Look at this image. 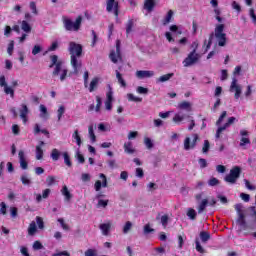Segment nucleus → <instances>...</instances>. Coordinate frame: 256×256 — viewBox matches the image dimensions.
Returning <instances> with one entry per match:
<instances>
[{
    "mask_svg": "<svg viewBox=\"0 0 256 256\" xmlns=\"http://www.w3.org/2000/svg\"><path fill=\"white\" fill-rule=\"evenodd\" d=\"M105 109L106 111L113 109V88L111 86H109V91L106 94Z\"/></svg>",
    "mask_w": 256,
    "mask_h": 256,
    "instance_id": "2eb2a0df",
    "label": "nucleus"
},
{
    "mask_svg": "<svg viewBox=\"0 0 256 256\" xmlns=\"http://www.w3.org/2000/svg\"><path fill=\"white\" fill-rule=\"evenodd\" d=\"M245 183V187L249 190V191H255L256 187L255 185L251 184V182H249V180L245 179L244 180Z\"/></svg>",
    "mask_w": 256,
    "mask_h": 256,
    "instance_id": "e2e57ef3",
    "label": "nucleus"
},
{
    "mask_svg": "<svg viewBox=\"0 0 256 256\" xmlns=\"http://www.w3.org/2000/svg\"><path fill=\"white\" fill-rule=\"evenodd\" d=\"M210 147H211V145L209 144V140H205L204 145L202 147V152L203 153H209Z\"/></svg>",
    "mask_w": 256,
    "mask_h": 256,
    "instance_id": "0e129e2a",
    "label": "nucleus"
},
{
    "mask_svg": "<svg viewBox=\"0 0 256 256\" xmlns=\"http://www.w3.org/2000/svg\"><path fill=\"white\" fill-rule=\"evenodd\" d=\"M200 55L195 52H190L188 56L183 60L184 67H192L200 59Z\"/></svg>",
    "mask_w": 256,
    "mask_h": 256,
    "instance_id": "6e6552de",
    "label": "nucleus"
},
{
    "mask_svg": "<svg viewBox=\"0 0 256 256\" xmlns=\"http://www.w3.org/2000/svg\"><path fill=\"white\" fill-rule=\"evenodd\" d=\"M99 81H101V78H99V77H94L91 80L89 88H88L90 93H93V91H95V89H97V87L99 86Z\"/></svg>",
    "mask_w": 256,
    "mask_h": 256,
    "instance_id": "393cba45",
    "label": "nucleus"
},
{
    "mask_svg": "<svg viewBox=\"0 0 256 256\" xmlns=\"http://www.w3.org/2000/svg\"><path fill=\"white\" fill-rule=\"evenodd\" d=\"M20 119H22L23 123H27V115H29V108L27 105L22 104L19 109Z\"/></svg>",
    "mask_w": 256,
    "mask_h": 256,
    "instance_id": "aec40b11",
    "label": "nucleus"
},
{
    "mask_svg": "<svg viewBox=\"0 0 256 256\" xmlns=\"http://www.w3.org/2000/svg\"><path fill=\"white\" fill-rule=\"evenodd\" d=\"M69 52L71 55V65L74 69L75 75H77V73H79V69L81 68V62L77 60V57H81V53H83V47L75 42H70Z\"/></svg>",
    "mask_w": 256,
    "mask_h": 256,
    "instance_id": "f03ea898",
    "label": "nucleus"
},
{
    "mask_svg": "<svg viewBox=\"0 0 256 256\" xmlns=\"http://www.w3.org/2000/svg\"><path fill=\"white\" fill-rule=\"evenodd\" d=\"M171 19H173V12H172V10H170L167 13L166 17L164 18L163 25H167V24L171 23Z\"/></svg>",
    "mask_w": 256,
    "mask_h": 256,
    "instance_id": "3c124183",
    "label": "nucleus"
},
{
    "mask_svg": "<svg viewBox=\"0 0 256 256\" xmlns=\"http://www.w3.org/2000/svg\"><path fill=\"white\" fill-rule=\"evenodd\" d=\"M125 153H129L130 155L135 153V149L133 148V142L128 141L124 143Z\"/></svg>",
    "mask_w": 256,
    "mask_h": 256,
    "instance_id": "473e14b6",
    "label": "nucleus"
},
{
    "mask_svg": "<svg viewBox=\"0 0 256 256\" xmlns=\"http://www.w3.org/2000/svg\"><path fill=\"white\" fill-rule=\"evenodd\" d=\"M173 75H174L173 73L162 75L157 79V83H165V82L169 81V79H171V77H173Z\"/></svg>",
    "mask_w": 256,
    "mask_h": 256,
    "instance_id": "f704fd0d",
    "label": "nucleus"
},
{
    "mask_svg": "<svg viewBox=\"0 0 256 256\" xmlns=\"http://www.w3.org/2000/svg\"><path fill=\"white\" fill-rule=\"evenodd\" d=\"M65 106L64 105H60L58 107V110H57V118H58V121H61V119H63V115H65Z\"/></svg>",
    "mask_w": 256,
    "mask_h": 256,
    "instance_id": "4c0bfd02",
    "label": "nucleus"
},
{
    "mask_svg": "<svg viewBox=\"0 0 256 256\" xmlns=\"http://www.w3.org/2000/svg\"><path fill=\"white\" fill-rule=\"evenodd\" d=\"M45 145V142L41 141L40 145L36 146V159L38 161H41L43 159V146Z\"/></svg>",
    "mask_w": 256,
    "mask_h": 256,
    "instance_id": "bb28decb",
    "label": "nucleus"
},
{
    "mask_svg": "<svg viewBox=\"0 0 256 256\" xmlns=\"http://www.w3.org/2000/svg\"><path fill=\"white\" fill-rule=\"evenodd\" d=\"M200 239H201L202 243H207V241H209V239H211V235H209V233H207V232H200Z\"/></svg>",
    "mask_w": 256,
    "mask_h": 256,
    "instance_id": "09e8293b",
    "label": "nucleus"
},
{
    "mask_svg": "<svg viewBox=\"0 0 256 256\" xmlns=\"http://www.w3.org/2000/svg\"><path fill=\"white\" fill-rule=\"evenodd\" d=\"M197 141H199L198 134H192L191 137H186L184 139V150L191 151V149L197 147Z\"/></svg>",
    "mask_w": 256,
    "mask_h": 256,
    "instance_id": "423d86ee",
    "label": "nucleus"
},
{
    "mask_svg": "<svg viewBox=\"0 0 256 256\" xmlns=\"http://www.w3.org/2000/svg\"><path fill=\"white\" fill-rule=\"evenodd\" d=\"M106 11L115 15V17H119V2L116 0H107Z\"/></svg>",
    "mask_w": 256,
    "mask_h": 256,
    "instance_id": "0eeeda50",
    "label": "nucleus"
},
{
    "mask_svg": "<svg viewBox=\"0 0 256 256\" xmlns=\"http://www.w3.org/2000/svg\"><path fill=\"white\" fill-rule=\"evenodd\" d=\"M144 9L148 13H151V11H153V9H155V0H145Z\"/></svg>",
    "mask_w": 256,
    "mask_h": 256,
    "instance_id": "cd10ccee",
    "label": "nucleus"
},
{
    "mask_svg": "<svg viewBox=\"0 0 256 256\" xmlns=\"http://www.w3.org/2000/svg\"><path fill=\"white\" fill-rule=\"evenodd\" d=\"M40 117L41 119H47V107L45 105H40Z\"/></svg>",
    "mask_w": 256,
    "mask_h": 256,
    "instance_id": "8fccbe9b",
    "label": "nucleus"
},
{
    "mask_svg": "<svg viewBox=\"0 0 256 256\" xmlns=\"http://www.w3.org/2000/svg\"><path fill=\"white\" fill-rule=\"evenodd\" d=\"M88 136H89L91 143L97 142V136H95V130H93V125L88 126Z\"/></svg>",
    "mask_w": 256,
    "mask_h": 256,
    "instance_id": "c756f323",
    "label": "nucleus"
},
{
    "mask_svg": "<svg viewBox=\"0 0 256 256\" xmlns=\"http://www.w3.org/2000/svg\"><path fill=\"white\" fill-rule=\"evenodd\" d=\"M235 121H236L235 117H230L227 123H225L223 126L218 127L216 131V139H219L221 137V133H223L225 129H228V127H231V125H233Z\"/></svg>",
    "mask_w": 256,
    "mask_h": 256,
    "instance_id": "4468645a",
    "label": "nucleus"
},
{
    "mask_svg": "<svg viewBox=\"0 0 256 256\" xmlns=\"http://www.w3.org/2000/svg\"><path fill=\"white\" fill-rule=\"evenodd\" d=\"M212 41H213V35H211L208 40L204 41V47H203L204 53H207L209 51V49L211 48Z\"/></svg>",
    "mask_w": 256,
    "mask_h": 256,
    "instance_id": "58836bf2",
    "label": "nucleus"
},
{
    "mask_svg": "<svg viewBox=\"0 0 256 256\" xmlns=\"http://www.w3.org/2000/svg\"><path fill=\"white\" fill-rule=\"evenodd\" d=\"M133 29V20H129L126 25V33L129 35Z\"/></svg>",
    "mask_w": 256,
    "mask_h": 256,
    "instance_id": "774afa93",
    "label": "nucleus"
},
{
    "mask_svg": "<svg viewBox=\"0 0 256 256\" xmlns=\"http://www.w3.org/2000/svg\"><path fill=\"white\" fill-rule=\"evenodd\" d=\"M186 215L192 221H195V219L197 218V211H195V209H193V208H188Z\"/></svg>",
    "mask_w": 256,
    "mask_h": 256,
    "instance_id": "c9c22d12",
    "label": "nucleus"
},
{
    "mask_svg": "<svg viewBox=\"0 0 256 256\" xmlns=\"http://www.w3.org/2000/svg\"><path fill=\"white\" fill-rule=\"evenodd\" d=\"M185 119H187V114L183 113L182 111H179L174 114L172 121L176 123V125H181V122L185 121Z\"/></svg>",
    "mask_w": 256,
    "mask_h": 256,
    "instance_id": "6ab92c4d",
    "label": "nucleus"
},
{
    "mask_svg": "<svg viewBox=\"0 0 256 256\" xmlns=\"http://www.w3.org/2000/svg\"><path fill=\"white\" fill-rule=\"evenodd\" d=\"M230 91H231V93H235L234 94L235 99H239V97H241L243 88L241 87V85H239V83H237V78H235V77L232 78V83L230 85Z\"/></svg>",
    "mask_w": 256,
    "mask_h": 256,
    "instance_id": "9d476101",
    "label": "nucleus"
},
{
    "mask_svg": "<svg viewBox=\"0 0 256 256\" xmlns=\"http://www.w3.org/2000/svg\"><path fill=\"white\" fill-rule=\"evenodd\" d=\"M210 5L214 9L216 21H218V23H223V17H221V9L219 8V1L211 0Z\"/></svg>",
    "mask_w": 256,
    "mask_h": 256,
    "instance_id": "ddd939ff",
    "label": "nucleus"
},
{
    "mask_svg": "<svg viewBox=\"0 0 256 256\" xmlns=\"http://www.w3.org/2000/svg\"><path fill=\"white\" fill-rule=\"evenodd\" d=\"M240 147L247 149V145H251V140L249 139V131L242 129L240 130Z\"/></svg>",
    "mask_w": 256,
    "mask_h": 256,
    "instance_id": "f8f14e48",
    "label": "nucleus"
},
{
    "mask_svg": "<svg viewBox=\"0 0 256 256\" xmlns=\"http://www.w3.org/2000/svg\"><path fill=\"white\" fill-rule=\"evenodd\" d=\"M137 79H151V77H155V71L151 70H138L136 71Z\"/></svg>",
    "mask_w": 256,
    "mask_h": 256,
    "instance_id": "dca6fc26",
    "label": "nucleus"
},
{
    "mask_svg": "<svg viewBox=\"0 0 256 256\" xmlns=\"http://www.w3.org/2000/svg\"><path fill=\"white\" fill-rule=\"evenodd\" d=\"M99 228L102 232V235L107 236V235H109V232L111 231V222L100 224Z\"/></svg>",
    "mask_w": 256,
    "mask_h": 256,
    "instance_id": "a878e982",
    "label": "nucleus"
},
{
    "mask_svg": "<svg viewBox=\"0 0 256 256\" xmlns=\"http://www.w3.org/2000/svg\"><path fill=\"white\" fill-rule=\"evenodd\" d=\"M99 178L101 180H97L94 184L95 191H101V187H107V176L105 174L101 173L99 174Z\"/></svg>",
    "mask_w": 256,
    "mask_h": 256,
    "instance_id": "f3484780",
    "label": "nucleus"
},
{
    "mask_svg": "<svg viewBox=\"0 0 256 256\" xmlns=\"http://www.w3.org/2000/svg\"><path fill=\"white\" fill-rule=\"evenodd\" d=\"M177 108L180 109V111L191 113V111H193V103L189 101H183L178 104Z\"/></svg>",
    "mask_w": 256,
    "mask_h": 256,
    "instance_id": "a211bd4d",
    "label": "nucleus"
},
{
    "mask_svg": "<svg viewBox=\"0 0 256 256\" xmlns=\"http://www.w3.org/2000/svg\"><path fill=\"white\" fill-rule=\"evenodd\" d=\"M127 99H128V101H133L134 103H141V101H143L142 98L137 97V96L133 95L132 93L127 94Z\"/></svg>",
    "mask_w": 256,
    "mask_h": 256,
    "instance_id": "a19ab883",
    "label": "nucleus"
},
{
    "mask_svg": "<svg viewBox=\"0 0 256 256\" xmlns=\"http://www.w3.org/2000/svg\"><path fill=\"white\" fill-rule=\"evenodd\" d=\"M61 193L63 197H65V201H71V198L73 197L71 195V192H69V188H67V185H64L61 189Z\"/></svg>",
    "mask_w": 256,
    "mask_h": 256,
    "instance_id": "c85d7f7f",
    "label": "nucleus"
},
{
    "mask_svg": "<svg viewBox=\"0 0 256 256\" xmlns=\"http://www.w3.org/2000/svg\"><path fill=\"white\" fill-rule=\"evenodd\" d=\"M59 47V42L58 41H54L52 42V44L50 45V47L48 48V50L46 51V53H49L51 51H56V49Z\"/></svg>",
    "mask_w": 256,
    "mask_h": 256,
    "instance_id": "13d9d810",
    "label": "nucleus"
},
{
    "mask_svg": "<svg viewBox=\"0 0 256 256\" xmlns=\"http://www.w3.org/2000/svg\"><path fill=\"white\" fill-rule=\"evenodd\" d=\"M235 210L237 211V215H244L243 213V204H236Z\"/></svg>",
    "mask_w": 256,
    "mask_h": 256,
    "instance_id": "338daca9",
    "label": "nucleus"
},
{
    "mask_svg": "<svg viewBox=\"0 0 256 256\" xmlns=\"http://www.w3.org/2000/svg\"><path fill=\"white\" fill-rule=\"evenodd\" d=\"M41 51H43V48L41 47V45H35L32 49V55H39Z\"/></svg>",
    "mask_w": 256,
    "mask_h": 256,
    "instance_id": "bf43d9fd",
    "label": "nucleus"
},
{
    "mask_svg": "<svg viewBox=\"0 0 256 256\" xmlns=\"http://www.w3.org/2000/svg\"><path fill=\"white\" fill-rule=\"evenodd\" d=\"M81 21H83V18H81V16L76 18L74 22L67 17L63 18V24L66 31H79V29H81Z\"/></svg>",
    "mask_w": 256,
    "mask_h": 256,
    "instance_id": "39448f33",
    "label": "nucleus"
},
{
    "mask_svg": "<svg viewBox=\"0 0 256 256\" xmlns=\"http://www.w3.org/2000/svg\"><path fill=\"white\" fill-rule=\"evenodd\" d=\"M170 31L171 32L165 33V37L167 41H169V43H171L172 41H175L173 39V35H181L183 33V28H181V26L172 25L170 26Z\"/></svg>",
    "mask_w": 256,
    "mask_h": 256,
    "instance_id": "1a4fd4ad",
    "label": "nucleus"
},
{
    "mask_svg": "<svg viewBox=\"0 0 256 256\" xmlns=\"http://www.w3.org/2000/svg\"><path fill=\"white\" fill-rule=\"evenodd\" d=\"M46 183L48 187H51V185L55 184V176H48L46 179Z\"/></svg>",
    "mask_w": 256,
    "mask_h": 256,
    "instance_id": "69168bd1",
    "label": "nucleus"
},
{
    "mask_svg": "<svg viewBox=\"0 0 256 256\" xmlns=\"http://www.w3.org/2000/svg\"><path fill=\"white\" fill-rule=\"evenodd\" d=\"M84 256H97V250L96 249H87L84 253Z\"/></svg>",
    "mask_w": 256,
    "mask_h": 256,
    "instance_id": "052dcab7",
    "label": "nucleus"
},
{
    "mask_svg": "<svg viewBox=\"0 0 256 256\" xmlns=\"http://www.w3.org/2000/svg\"><path fill=\"white\" fill-rule=\"evenodd\" d=\"M4 93L6 95H10V97L14 98L15 97V90L13 89V87L7 85L4 87Z\"/></svg>",
    "mask_w": 256,
    "mask_h": 256,
    "instance_id": "79ce46f5",
    "label": "nucleus"
},
{
    "mask_svg": "<svg viewBox=\"0 0 256 256\" xmlns=\"http://www.w3.org/2000/svg\"><path fill=\"white\" fill-rule=\"evenodd\" d=\"M72 141L76 143L78 149L83 145V140H81V134H79V130H75L72 134Z\"/></svg>",
    "mask_w": 256,
    "mask_h": 256,
    "instance_id": "4be33fe9",
    "label": "nucleus"
},
{
    "mask_svg": "<svg viewBox=\"0 0 256 256\" xmlns=\"http://www.w3.org/2000/svg\"><path fill=\"white\" fill-rule=\"evenodd\" d=\"M21 181L24 185H31V176H29L28 174H23L21 176Z\"/></svg>",
    "mask_w": 256,
    "mask_h": 256,
    "instance_id": "a18cd8bd",
    "label": "nucleus"
},
{
    "mask_svg": "<svg viewBox=\"0 0 256 256\" xmlns=\"http://www.w3.org/2000/svg\"><path fill=\"white\" fill-rule=\"evenodd\" d=\"M236 223L240 227V231L247 229V222L245 221V214H238Z\"/></svg>",
    "mask_w": 256,
    "mask_h": 256,
    "instance_id": "412c9836",
    "label": "nucleus"
},
{
    "mask_svg": "<svg viewBox=\"0 0 256 256\" xmlns=\"http://www.w3.org/2000/svg\"><path fill=\"white\" fill-rule=\"evenodd\" d=\"M133 227V223H131V221H127L125 223V225L123 226V233L125 235H127V233H129V231H131V228Z\"/></svg>",
    "mask_w": 256,
    "mask_h": 256,
    "instance_id": "603ef678",
    "label": "nucleus"
},
{
    "mask_svg": "<svg viewBox=\"0 0 256 256\" xmlns=\"http://www.w3.org/2000/svg\"><path fill=\"white\" fill-rule=\"evenodd\" d=\"M18 157H19L21 169H27L28 164H27V158H25V152L19 151Z\"/></svg>",
    "mask_w": 256,
    "mask_h": 256,
    "instance_id": "b1692460",
    "label": "nucleus"
},
{
    "mask_svg": "<svg viewBox=\"0 0 256 256\" xmlns=\"http://www.w3.org/2000/svg\"><path fill=\"white\" fill-rule=\"evenodd\" d=\"M35 195H36L37 203H41L42 199H47L49 195H51V189L47 188L43 190L42 195L41 194H35Z\"/></svg>",
    "mask_w": 256,
    "mask_h": 256,
    "instance_id": "5701e85b",
    "label": "nucleus"
},
{
    "mask_svg": "<svg viewBox=\"0 0 256 256\" xmlns=\"http://www.w3.org/2000/svg\"><path fill=\"white\" fill-rule=\"evenodd\" d=\"M57 221L60 224V227L63 229V231H69V224L65 223V219L58 218Z\"/></svg>",
    "mask_w": 256,
    "mask_h": 256,
    "instance_id": "49530a36",
    "label": "nucleus"
},
{
    "mask_svg": "<svg viewBox=\"0 0 256 256\" xmlns=\"http://www.w3.org/2000/svg\"><path fill=\"white\" fill-rule=\"evenodd\" d=\"M50 59V68L53 69L54 67L53 75H55V77H60V81H64L67 77V67L65 66V62L59 59L57 55L50 56Z\"/></svg>",
    "mask_w": 256,
    "mask_h": 256,
    "instance_id": "f257e3e1",
    "label": "nucleus"
},
{
    "mask_svg": "<svg viewBox=\"0 0 256 256\" xmlns=\"http://www.w3.org/2000/svg\"><path fill=\"white\" fill-rule=\"evenodd\" d=\"M37 233V223L35 221H32L28 226V235L30 237H33Z\"/></svg>",
    "mask_w": 256,
    "mask_h": 256,
    "instance_id": "2f4dec72",
    "label": "nucleus"
},
{
    "mask_svg": "<svg viewBox=\"0 0 256 256\" xmlns=\"http://www.w3.org/2000/svg\"><path fill=\"white\" fill-rule=\"evenodd\" d=\"M29 9L32 12V15H39V10H37V3L31 1L29 3Z\"/></svg>",
    "mask_w": 256,
    "mask_h": 256,
    "instance_id": "ea45409f",
    "label": "nucleus"
},
{
    "mask_svg": "<svg viewBox=\"0 0 256 256\" xmlns=\"http://www.w3.org/2000/svg\"><path fill=\"white\" fill-rule=\"evenodd\" d=\"M61 155H63V153H61V151H59V149L57 148L52 149L50 153L52 161H57L58 159H60Z\"/></svg>",
    "mask_w": 256,
    "mask_h": 256,
    "instance_id": "7c9ffc66",
    "label": "nucleus"
},
{
    "mask_svg": "<svg viewBox=\"0 0 256 256\" xmlns=\"http://www.w3.org/2000/svg\"><path fill=\"white\" fill-rule=\"evenodd\" d=\"M62 156L64 158V163L67 167H71L73 164L71 163V158L69 157L68 152H62Z\"/></svg>",
    "mask_w": 256,
    "mask_h": 256,
    "instance_id": "37998d69",
    "label": "nucleus"
},
{
    "mask_svg": "<svg viewBox=\"0 0 256 256\" xmlns=\"http://www.w3.org/2000/svg\"><path fill=\"white\" fill-rule=\"evenodd\" d=\"M116 79H118V83L121 85V87H127V83L123 79V76L117 70H116Z\"/></svg>",
    "mask_w": 256,
    "mask_h": 256,
    "instance_id": "c03bdc74",
    "label": "nucleus"
},
{
    "mask_svg": "<svg viewBox=\"0 0 256 256\" xmlns=\"http://www.w3.org/2000/svg\"><path fill=\"white\" fill-rule=\"evenodd\" d=\"M160 223H161V225L164 227V229H165V227H167V224L169 223V216L168 215H162L161 217H160Z\"/></svg>",
    "mask_w": 256,
    "mask_h": 256,
    "instance_id": "864d4df0",
    "label": "nucleus"
},
{
    "mask_svg": "<svg viewBox=\"0 0 256 256\" xmlns=\"http://www.w3.org/2000/svg\"><path fill=\"white\" fill-rule=\"evenodd\" d=\"M36 223H37L39 229H44L45 228V223L43 222V218L37 216L36 217Z\"/></svg>",
    "mask_w": 256,
    "mask_h": 256,
    "instance_id": "680f3d73",
    "label": "nucleus"
},
{
    "mask_svg": "<svg viewBox=\"0 0 256 256\" xmlns=\"http://www.w3.org/2000/svg\"><path fill=\"white\" fill-rule=\"evenodd\" d=\"M223 31H225V24H216L214 35L218 41L219 47H225V44L227 43V34Z\"/></svg>",
    "mask_w": 256,
    "mask_h": 256,
    "instance_id": "7ed1b4c3",
    "label": "nucleus"
},
{
    "mask_svg": "<svg viewBox=\"0 0 256 256\" xmlns=\"http://www.w3.org/2000/svg\"><path fill=\"white\" fill-rule=\"evenodd\" d=\"M241 177V167L234 166L231 168L230 172L224 177V181L230 185H235Z\"/></svg>",
    "mask_w": 256,
    "mask_h": 256,
    "instance_id": "20e7f679",
    "label": "nucleus"
},
{
    "mask_svg": "<svg viewBox=\"0 0 256 256\" xmlns=\"http://www.w3.org/2000/svg\"><path fill=\"white\" fill-rule=\"evenodd\" d=\"M21 29L24 33H29L31 31V25L26 20L21 22Z\"/></svg>",
    "mask_w": 256,
    "mask_h": 256,
    "instance_id": "e433bc0d",
    "label": "nucleus"
},
{
    "mask_svg": "<svg viewBox=\"0 0 256 256\" xmlns=\"http://www.w3.org/2000/svg\"><path fill=\"white\" fill-rule=\"evenodd\" d=\"M112 63H119L121 61V41H116V51L110 53Z\"/></svg>",
    "mask_w": 256,
    "mask_h": 256,
    "instance_id": "9b49d317",
    "label": "nucleus"
},
{
    "mask_svg": "<svg viewBox=\"0 0 256 256\" xmlns=\"http://www.w3.org/2000/svg\"><path fill=\"white\" fill-rule=\"evenodd\" d=\"M75 158L77 159L78 163L82 164L85 163V157L81 154V150L79 148L76 149Z\"/></svg>",
    "mask_w": 256,
    "mask_h": 256,
    "instance_id": "72a5a7b5",
    "label": "nucleus"
},
{
    "mask_svg": "<svg viewBox=\"0 0 256 256\" xmlns=\"http://www.w3.org/2000/svg\"><path fill=\"white\" fill-rule=\"evenodd\" d=\"M96 108H95V111L96 113H99V111H101V105H103V102L101 100V97L97 96L96 97Z\"/></svg>",
    "mask_w": 256,
    "mask_h": 256,
    "instance_id": "4d7b16f0",
    "label": "nucleus"
},
{
    "mask_svg": "<svg viewBox=\"0 0 256 256\" xmlns=\"http://www.w3.org/2000/svg\"><path fill=\"white\" fill-rule=\"evenodd\" d=\"M208 203H209V201L207 199H203L201 201V203L199 204L198 212L199 213H203V211H205V208L207 207Z\"/></svg>",
    "mask_w": 256,
    "mask_h": 256,
    "instance_id": "de8ad7c7",
    "label": "nucleus"
},
{
    "mask_svg": "<svg viewBox=\"0 0 256 256\" xmlns=\"http://www.w3.org/2000/svg\"><path fill=\"white\" fill-rule=\"evenodd\" d=\"M144 145L147 149H153V140L149 137L144 138Z\"/></svg>",
    "mask_w": 256,
    "mask_h": 256,
    "instance_id": "5fc2aeb1",
    "label": "nucleus"
},
{
    "mask_svg": "<svg viewBox=\"0 0 256 256\" xmlns=\"http://www.w3.org/2000/svg\"><path fill=\"white\" fill-rule=\"evenodd\" d=\"M137 93H139V95H147V93H149V89L143 87V86H139L136 89Z\"/></svg>",
    "mask_w": 256,
    "mask_h": 256,
    "instance_id": "6e6d98bb",
    "label": "nucleus"
}]
</instances>
